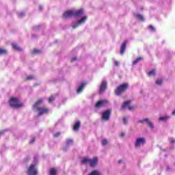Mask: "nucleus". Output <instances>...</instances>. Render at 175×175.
I'll list each match as a JSON object with an SVG mask.
<instances>
[{
    "label": "nucleus",
    "mask_w": 175,
    "mask_h": 175,
    "mask_svg": "<svg viewBox=\"0 0 175 175\" xmlns=\"http://www.w3.org/2000/svg\"><path fill=\"white\" fill-rule=\"evenodd\" d=\"M84 14V10H67L63 14L64 18H70V17H81Z\"/></svg>",
    "instance_id": "obj_1"
},
{
    "label": "nucleus",
    "mask_w": 175,
    "mask_h": 175,
    "mask_svg": "<svg viewBox=\"0 0 175 175\" xmlns=\"http://www.w3.org/2000/svg\"><path fill=\"white\" fill-rule=\"evenodd\" d=\"M42 103H43V99L40 98L33 105V110L38 111L39 116H43V114H47V113H49V109L44 107H39Z\"/></svg>",
    "instance_id": "obj_2"
},
{
    "label": "nucleus",
    "mask_w": 175,
    "mask_h": 175,
    "mask_svg": "<svg viewBox=\"0 0 175 175\" xmlns=\"http://www.w3.org/2000/svg\"><path fill=\"white\" fill-rule=\"evenodd\" d=\"M81 164L89 165L90 167H95L98 165V157H94L93 159L85 157L81 160Z\"/></svg>",
    "instance_id": "obj_3"
},
{
    "label": "nucleus",
    "mask_w": 175,
    "mask_h": 175,
    "mask_svg": "<svg viewBox=\"0 0 175 175\" xmlns=\"http://www.w3.org/2000/svg\"><path fill=\"white\" fill-rule=\"evenodd\" d=\"M10 106L14 107V109H19V107H23L24 105L23 103H20V99L17 98H11L10 100Z\"/></svg>",
    "instance_id": "obj_4"
},
{
    "label": "nucleus",
    "mask_w": 175,
    "mask_h": 175,
    "mask_svg": "<svg viewBox=\"0 0 175 175\" xmlns=\"http://www.w3.org/2000/svg\"><path fill=\"white\" fill-rule=\"evenodd\" d=\"M128 90V83H123L118 87L115 90L116 95H121L122 92H125Z\"/></svg>",
    "instance_id": "obj_5"
},
{
    "label": "nucleus",
    "mask_w": 175,
    "mask_h": 175,
    "mask_svg": "<svg viewBox=\"0 0 175 175\" xmlns=\"http://www.w3.org/2000/svg\"><path fill=\"white\" fill-rule=\"evenodd\" d=\"M36 163L31 164L27 170V175H38V169H36Z\"/></svg>",
    "instance_id": "obj_6"
},
{
    "label": "nucleus",
    "mask_w": 175,
    "mask_h": 175,
    "mask_svg": "<svg viewBox=\"0 0 175 175\" xmlns=\"http://www.w3.org/2000/svg\"><path fill=\"white\" fill-rule=\"evenodd\" d=\"M146 144V138L144 137H138L135 140V148H140L142 146Z\"/></svg>",
    "instance_id": "obj_7"
},
{
    "label": "nucleus",
    "mask_w": 175,
    "mask_h": 175,
    "mask_svg": "<svg viewBox=\"0 0 175 175\" xmlns=\"http://www.w3.org/2000/svg\"><path fill=\"white\" fill-rule=\"evenodd\" d=\"M85 21H87V16H85L84 17H83L81 19H80L77 22L72 23L71 25V27H72V28H73V29H75L77 28V27H79V25L84 24V23H85Z\"/></svg>",
    "instance_id": "obj_8"
},
{
    "label": "nucleus",
    "mask_w": 175,
    "mask_h": 175,
    "mask_svg": "<svg viewBox=\"0 0 175 175\" xmlns=\"http://www.w3.org/2000/svg\"><path fill=\"white\" fill-rule=\"evenodd\" d=\"M130 105L131 100L125 101L122 105V110H124V109H128V110H133V109H135V107Z\"/></svg>",
    "instance_id": "obj_9"
},
{
    "label": "nucleus",
    "mask_w": 175,
    "mask_h": 175,
    "mask_svg": "<svg viewBox=\"0 0 175 175\" xmlns=\"http://www.w3.org/2000/svg\"><path fill=\"white\" fill-rule=\"evenodd\" d=\"M139 122L140 124H144V122H146L148 126L151 128V129H154V124H152V122L148 118L142 119L139 120Z\"/></svg>",
    "instance_id": "obj_10"
},
{
    "label": "nucleus",
    "mask_w": 175,
    "mask_h": 175,
    "mask_svg": "<svg viewBox=\"0 0 175 175\" xmlns=\"http://www.w3.org/2000/svg\"><path fill=\"white\" fill-rule=\"evenodd\" d=\"M110 110H107L102 113V119L105 120V121H108L109 118H110L111 114Z\"/></svg>",
    "instance_id": "obj_11"
},
{
    "label": "nucleus",
    "mask_w": 175,
    "mask_h": 175,
    "mask_svg": "<svg viewBox=\"0 0 175 175\" xmlns=\"http://www.w3.org/2000/svg\"><path fill=\"white\" fill-rule=\"evenodd\" d=\"M106 105H107V100H100L96 103L95 106L98 109H100V107H103V106H106Z\"/></svg>",
    "instance_id": "obj_12"
},
{
    "label": "nucleus",
    "mask_w": 175,
    "mask_h": 175,
    "mask_svg": "<svg viewBox=\"0 0 175 175\" xmlns=\"http://www.w3.org/2000/svg\"><path fill=\"white\" fill-rule=\"evenodd\" d=\"M106 88H107V82H106L105 80H103L100 87V92H103Z\"/></svg>",
    "instance_id": "obj_13"
},
{
    "label": "nucleus",
    "mask_w": 175,
    "mask_h": 175,
    "mask_svg": "<svg viewBox=\"0 0 175 175\" xmlns=\"http://www.w3.org/2000/svg\"><path fill=\"white\" fill-rule=\"evenodd\" d=\"M126 48V41H124L120 47V54H124L125 53V49Z\"/></svg>",
    "instance_id": "obj_14"
},
{
    "label": "nucleus",
    "mask_w": 175,
    "mask_h": 175,
    "mask_svg": "<svg viewBox=\"0 0 175 175\" xmlns=\"http://www.w3.org/2000/svg\"><path fill=\"white\" fill-rule=\"evenodd\" d=\"M167 120H170V116H164L159 118V121L166 122L167 121Z\"/></svg>",
    "instance_id": "obj_15"
},
{
    "label": "nucleus",
    "mask_w": 175,
    "mask_h": 175,
    "mask_svg": "<svg viewBox=\"0 0 175 175\" xmlns=\"http://www.w3.org/2000/svg\"><path fill=\"white\" fill-rule=\"evenodd\" d=\"M12 46V49H14V50H16V51H21L23 50L21 47L18 46L16 43H13Z\"/></svg>",
    "instance_id": "obj_16"
},
{
    "label": "nucleus",
    "mask_w": 175,
    "mask_h": 175,
    "mask_svg": "<svg viewBox=\"0 0 175 175\" xmlns=\"http://www.w3.org/2000/svg\"><path fill=\"white\" fill-rule=\"evenodd\" d=\"M85 86V83H82L79 88L77 90V94H80V92H83V90H84V87Z\"/></svg>",
    "instance_id": "obj_17"
},
{
    "label": "nucleus",
    "mask_w": 175,
    "mask_h": 175,
    "mask_svg": "<svg viewBox=\"0 0 175 175\" xmlns=\"http://www.w3.org/2000/svg\"><path fill=\"white\" fill-rule=\"evenodd\" d=\"M80 125H81V123H80V121H77L74 126H73V130L74 131H79V128H80Z\"/></svg>",
    "instance_id": "obj_18"
},
{
    "label": "nucleus",
    "mask_w": 175,
    "mask_h": 175,
    "mask_svg": "<svg viewBox=\"0 0 175 175\" xmlns=\"http://www.w3.org/2000/svg\"><path fill=\"white\" fill-rule=\"evenodd\" d=\"M142 59H143V58L142 57H139L135 59L133 62V65H136L138 62H140V61H142Z\"/></svg>",
    "instance_id": "obj_19"
},
{
    "label": "nucleus",
    "mask_w": 175,
    "mask_h": 175,
    "mask_svg": "<svg viewBox=\"0 0 175 175\" xmlns=\"http://www.w3.org/2000/svg\"><path fill=\"white\" fill-rule=\"evenodd\" d=\"M135 17H136V18H137L138 20H140L141 21H144V17H143V15L135 14Z\"/></svg>",
    "instance_id": "obj_20"
},
{
    "label": "nucleus",
    "mask_w": 175,
    "mask_h": 175,
    "mask_svg": "<svg viewBox=\"0 0 175 175\" xmlns=\"http://www.w3.org/2000/svg\"><path fill=\"white\" fill-rule=\"evenodd\" d=\"M50 175H57V170L54 168H51L50 170Z\"/></svg>",
    "instance_id": "obj_21"
},
{
    "label": "nucleus",
    "mask_w": 175,
    "mask_h": 175,
    "mask_svg": "<svg viewBox=\"0 0 175 175\" xmlns=\"http://www.w3.org/2000/svg\"><path fill=\"white\" fill-rule=\"evenodd\" d=\"M72 144H73V140L72 139L66 140V147H69V146H72Z\"/></svg>",
    "instance_id": "obj_22"
},
{
    "label": "nucleus",
    "mask_w": 175,
    "mask_h": 175,
    "mask_svg": "<svg viewBox=\"0 0 175 175\" xmlns=\"http://www.w3.org/2000/svg\"><path fill=\"white\" fill-rule=\"evenodd\" d=\"M8 53V51L6 49H0V55H2V54H6Z\"/></svg>",
    "instance_id": "obj_23"
},
{
    "label": "nucleus",
    "mask_w": 175,
    "mask_h": 175,
    "mask_svg": "<svg viewBox=\"0 0 175 175\" xmlns=\"http://www.w3.org/2000/svg\"><path fill=\"white\" fill-rule=\"evenodd\" d=\"M148 76H155V70H152L148 73Z\"/></svg>",
    "instance_id": "obj_24"
},
{
    "label": "nucleus",
    "mask_w": 175,
    "mask_h": 175,
    "mask_svg": "<svg viewBox=\"0 0 175 175\" xmlns=\"http://www.w3.org/2000/svg\"><path fill=\"white\" fill-rule=\"evenodd\" d=\"M107 143H109V142H107V139H103L101 142V144L103 146H107Z\"/></svg>",
    "instance_id": "obj_25"
},
{
    "label": "nucleus",
    "mask_w": 175,
    "mask_h": 175,
    "mask_svg": "<svg viewBox=\"0 0 175 175\" xmlns=\"http://www.w3.org/2000/svg\"><path fill=\"white\" fill-rule=\"evenodd\" d=\"M40 50H38V49H34L32 51V54H40Z\"/></svg>",
    "instance_id": "obj_26"
},
{
    "label": "nucleus",
    "mask_w": 175,
    "mask_h": 175,
    "mask_svg": "<svg viewBox=\"0 0 175 175\" xmlns=\"http://www.w3.org/2000/svg\"><path fill=\"white\" fill-rule=\"evenodd\" d=\"M25 16V14L24 12H21L18 14V17H24Z\"/></svg>",
    "instance_id": "obj_27"
},
{
    "label": "nucleus",
    "mask_w": 175,
    "mask_h": 175,
    "mask_svg": "<svg viewBox=\"0 0 175 175\" xmlns=\"http://www.w3.org/2000/svg\"><path fill=\"white\" fill-rule=\"evenodd\" d=\"M123 124H124V125H126V124H128V118H123Z\"/></svg>",
    "instance_id": "obj_28"
},
{
    "label": "nucleus",
    "mask_w": 175,
    "mask_h": 175,
    "mask_svg": "<svg viewBox=\"0 0 175 175\" xmlns=\"http://www.w3.org/2000/svg\"><path fill=\"white\" fill-rule=\"evenodd\" d=\"M156 84H157V85H161V84H162V81L161 79H158L156 81Z\"/></svg>",
    "instance_id": "obj_29"
},
{
    "label": "nucleus",
    "mask_w": 175,
    "mask_h": 175,
    "mask_svg": "<svg viewBox=\"0 0 175 175\" xmlns=\"http://www.w3.org/2000/svg\"><path fill=\"white\" fill-rule=\"evenodd\" d=\"M55 98L54 96H51L49 98V103H51V102H53Z\"/></svg>",
    "instance_id": "obj_30"
},
{
    "label": "nucleus",
    "mask_w": 175,
    "mask_h": 175,
    "mask_svg": "<svg viewBox=\"0 0 175 175\" xmlns=\"http://www.w3.org/2000/svg\"><path fill=\"white\" fill-rule=\"evenodd\" d=\"M33 79V76L32 75H29L27 77V80H32Z\"/></svg>",
    "instance_id": "obj_31"
},
{
    "label": "nucleus",
    "mask_w": 175,
    "mask_h": 175,
    "mask_svg": "<svg viewBox=\"0 0 175 175\" xmlns=\"http://www.w3.org/2000/svg\"><path fill=\"white\" fill-rule=\"evenodd\" d=\"M149 29H150V31H152L154 32V31H155V29L154 28V27L152 25L149 26Z\"/></svg>",
    "instance_id": "obj_32"
},
{
    "label": "nucleus",
    "mask_w": 175,
    "mask_h": 175,
    "mask_svg": "<svg viewBox=\"0 0 175 175\" xmlns=\"http://www.w3.org/2000/svg\"><path fill=\"white\" fill-rule=\"evenodd\" d=\"M59 135H61V133H57L53 135L54 137H58V136H59Z\"/></svg>",
    "instance_id": "obj_33"
},
{
    "label": "nucleus",
    "mask_w": 175,
    "mask_h": 175,
    "mask_svg": "<svg viewBox=\"0 0 175 175\" xmlns=\"http://www.w3.org/2000/svg\"><path fill=\"white\" fill-rule=\"evenodd\" d=\"M170 143H172V144L175 143V139L174 138H170Z\"/></svg>",
    "instance_id": "obj_34"
},
{
    "label": "nucleus",
    "mask_w": 175,
    "mask_h": 175,
    "mask_svg": "<svg viewBox=\"0 0 175 175\" xmlns=\"http://www.w3.org/2000/svg\"><path fill=\"white\" fill-rule=\"evenodd\" d=\"M34 142H35V138H32V139L29 142V144H32Z\"/></svg>",
    "instance_id": "obj_35"
},
{
    "label": "nucleus",
    "mask_w": 175,
    "mask_h": 175,
    "mask_svg": "<svg viewBox=\"0 0 175 175\" xmlns=\"http://www.w3.org/2000/svg\"><path fill=\"white\" fill-rule=\"evenodd\" d=\"M114 64L116 66H118V65H120V62H114Z\"/></svg>",
    "instance_id": "obj_36"
},
{
    "label": "nucleus",
    "mask_w": 175,
    "mask_h": 175,
    "mask_svg": "<svg viewBox=\"0 0 175 175\" xmlns=\"http://www.w3.org/2000/svg\"><path fill=\"white\" fill-rule=\"evenodd\" d=\"M77 58L76 57H72L71 59V62H74V61H76Z\"/></svg>",
    "instance_id": "obj_37"
},
{
    "label": "nucleus",
    "mask_w": 175,
    "mask_h": 175,
    "mask_svg": "<svg viewBox=\"0 0 175 175\" xmlns=\"http://www.w3.org/2000/svg\"><path fill=\"white\" fill-rule=\"evenodd\" d=\"M4 133H5V131H1L0 132V137L2 136V135H3Z\"/></svg>",
    "instance_id": "obj_38"
},
{
    "label": "nucleus",
    "mask_w": 175,
    "mask_h": 175,
    "mask_svg": "<svg viewBox=\"0 0 175 175\" xmlns=\"http://www.w3.org/2000/svg\"><path fill=\"white\" fill-rule=\"evenodd\" d=\"M121 136H122V137H124V136H125V133H122Z\"/></svg>",
    "instance_id": "obj_39"
},
{
    "label": "nucleus",
    "mask_w": 175,
    "mask_h": 175,
    "mask_svg": "<svg viewBox=\"0 0 175 175\" xmlns=\"http://www.w3.org/2000/svg\"><path fill=\"white\" fill-rule=\"evenodd\" d=\"M43 9V7L42 5L40 6V10H42Z\"/></svg>",
    "instance_id": "obj_40"
},
{
    "label": "nucleus",
    "mask_w": 175,
    "mask_h": 175,
    "mask_svg": "<svg viewBox=\"0 0 175 175\" xmlns=\"http://www.w3.org/2000/svg\"><path fill=\"white\" fill-rule=\"evenodd\" d=\"M172 115L174 116L175 115V110L174 111H172Z\"/></svg>",
    "instance_id": "obj_41"
},
{
    "label": "nucleus",
    "mask_w": 175,
    "mask_h": 175,
    "mask_svg": "<svg viewBox=\"0 0 175 175\" xmlns=\"http://www.w3.org/2000/svg\"><path fill=\"white\" fill-rule=\"evenodd\" d=\"M121 161H119V163H120Z\"/></svg>",
    "instance_id": "obj_42"
}]
</instances>
